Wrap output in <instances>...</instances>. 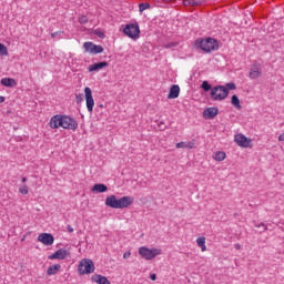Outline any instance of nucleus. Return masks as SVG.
<instances>
[{"mask_svg":"<svg viewBox=\"0 0 284 284\" xmlns=\"http://www.w3.org/2000/svg\"><path fill=\"white\" fill-rule=\"evenodd\" d=\"M83 99H84L83 93H80V94H77V95H75V102H77V103H82Z\"/></svg>","mask_w":284,"mask_h":284,"instance_id":"2f4dec72","label":"nucleus"},{"mask_svg":"<svg viewBox=\"0 0 284 284\" xmlns=\"http://www.w3.org/2000/svg\"><path fill=\"white\" fill-rule=\"evenodd\" d=\"M108 62H98L89 65V72H99V70H103V68H108Z\"/></svg>","mask_w":284,"mask_h":284,"instance_id":"dca6fc26","label":"nucleus"},{"mask_svg":"<svg viewBox=\"0 0 284 284\" xmlns=\"http://www.w3.org/2000/svg\"><path fill=\"white\" fill-rule=\"evenodd\" d=\"M19 192H20V194H28L30 192V190L28 189V185L22 184L19 187Z\"/></svg>","mask_w":284,"mask_h":284,"instance_id":"bb28decb","label":"nucleus"},{"mask_svg":"<svg viewBox=\"0 0 284 284\" xmlns=\"http://www.w3.org/2000/svg\"><path fill=\"white\" fill-rule=\"evenodd\" d=\"M226 90L230 92V90H236V84L234 82L226 83Z\"/></svg>","mask_w":284,"mask_h":284,"instance_id":"c85d7f7f","label":"nucleus"},{"mask_svg":"<svg viewBox=\"0 0 284 284\" xmlns=\"http://www.w3.org/2000/svg\"><path fill=\"white\" fill-rule=\"evenodd\" d=\"M83 48L85 52H90V54H101V52H103V48L99 44H94L93 42H84Z\"/></svg>","mask_w":284,"mask_h":284,"instance_id":"1a4fd4ad","label":"nucleus"},{"mask_svg":"<svg viewBox=\"0 0 284 284\" xmlns=\"http://www.w3.org/2000/svg\"><path fill=\"white\" fill-rule=\"evenodd\" d=\"M59 270H61L60 264H54L48 267L47 274L48 276H54V274H59Z\"/></svg>","mask_w":284,"mask_h":284,"instance_id":"aec40b11","label":"nucleus"},{"mask_svg":"<svg viewBox=\"0 0 284 284\" xmlns=\"http://www.w3.org/2000/svg\"><path fill=\"white\" fill-rule=\"evenodd\" d=\"M28 182V178H22V183H27Z\"/></svg>","mask_w":284,"mask_h":284,"instance_id":"37998d69","label":"nucleus"},{"mask_svg":"<svg viewBox=\"0 0 284 284\" xmlns=\"http://www.w3.org/2000/svg\"><path fill=\"white\" fill-rule=\"evenodd\" d=\"M61 128L64 130H72L74 132L79 128V122L71 116L62 115Z\"/></svg>","mask_w":284,"mask_h":284,"instance_id":"0eeeda50","label":"nucleus"},{"mask_svg":"<svg viewBox=\"0 0 284 284\" xmlns=\"http://www.w3.org/2000/svg\"><path fill=\"white\" fill-rule=\"evenodd\" d=\"M150 8V3H140L139 4V11L144 12V10H148Z\"/></svg>","mask_w":284,"mask_h":284,"instance_id":"cd10ccee","label":"nucleus"},{"mask_svg":"<svg viewBox=\"0 0 284 284\" xmlns=\"http://www.w3.org/2000/svg\"><path fill=\"white\" fill-rule=\"evenodd\" d=\"M229 94H230V91H227V88L223 85L214 87L211 90V99L213 101H225Z\"/></svg>","mask_w":284,"mask_h":284,"instance_id":"7ed1b4c3","label":"nucleus"},{"mask_svg":"<svg viewBox=\"0 0 284 284\" xmlns=\"http://www.w3.org/2000/svg\"><path fill=\"white\" fill-rule=\"evenodd\" d=\"M202 90H204V92H210V90L212 91V84H210V82L207 81H203L201 84Z\"/></svg>","mask_w":284,"mask_h":284,"instance_id":"a878e982","label":"nucleus"},{"mask_svg":"<svg viewBox=\"0 0 284 284\" xmlns=\"http://www.w3.org/2000/svg\"><path fill=\"white\" fill-rule=\"evenodd\" d=\"M134 203V199L132 196H122L116 199V195H109L105 199L106 207H112L113 210H125V207H130Z\"/></svg>","mask_w":284,"mask_h":284,"instance_id":"f257e3e1","label":"nucleus"},{"mask_svg":"<svg viewBox=\"0 0 284 284\" xmlns=\"http://www.w3.org/2000/svg\"><path fill=\"white\" fill-rule=\"evenodd\" d=\"M219 114V108H207L203 112L205 119H214Z\"/></svg>","mask_w":284,"mask_h":284,"instance_id":"f3484780","label":"nucleus"},{"mask_svg":"<svg viewBox=\"0 0 284 284\" xmlns=\"http://www.w3.org/2000/svg\"><path fill=\"white\" fill-rule=\"evenodd\" d=\"M234 141L240 148H250V143H252V140L247 139L243 133L235 134Z\"/></svg>","mask_w":284,"mask_h":284,"instance_id":"9d476101","label":"nucleus"},{"mask_svg":"<svg viewBox=\"0 0 284 284\" xmlns=\"http://www.w3.org/2000/svg\"><path fill=\"white\" fill-rule=\"evenodd\" d=\"M175 148L178 150H181V149L192 150L194 148V142H179L175 144Z\"/></svg>","mask_w":284,"mask_h":284,"instance_id":"412c9836","label":"nucleus"},{"mask_svg":"<svg viewBox=\"0 0 284 284\" xmlns=\"http://www.w3.org/2000/svg\"><path fill=\"white\" fill-rule=\"evenodd\" d=\"M79 274H93L94 272V262L90 258H83L80 261L78 266Z\"/></svg>","mask_w":284,"mask_h":284,"instance_id":"423d86ee","label":"nucleus"},{"mask_svg":"<svg viewBox=\"0 0 284 284\" xmlns=\"http://www.w3.org/2000/svg\"><path fill=\"white\" fill-rule=\"evenodd\" d=\"M123 33L129 37V39H139L141 37V29L139 23H129L123 29Z\"/></svg>","mask_w":284,"mask_h":284,"instance_id":"39448f33","label":"nucleus"},{"mask_svg":"<svg viewBox=\"0 0 284 284\" xmlns=\"http://www.w3.org/2000/svg\"><path fill=\"white\" fill-rule=\"evenodd\" d=\"M179 45L178 42H169L166 44H164V48H176Z\"/></svg>","mask_w":284,"mask_h":284,"instance_id":"f704fd0d","label":"nucleus"},{"mask_svg":"<svg viewBox=\"0 0 284 284\" xmlns=\"http://www.w3.org/2000/svg\"><path fill=\"white\" fill-rule=\"evenodd\" d=\"M68 231L69 232H74V229H72V226H68Z\"/></svg>","mask_w":284,"mask_h":284,"instance_id":"a19ab883","label":"nucleus"},{"mask_svg":"<svg viewBox=\"0 0 284 284\" xmlns=\"http://www.w3.org/2000/svg\"><path fill=\"white\" fill-rule=\"evenodd\" d=\"M62 119H63V115L61 114L53 115L49 122L50 128H52V130H57L58 128H61Z\"/></svg>","mask_w":284,"mask_h":284,"instance_id":"4468645a","label":"nucleus"},{"mask_svg":"<svg viewBox=\"0 0 284 284\" xmlns=\"http://www.w3.org/2000/svg\"><path fill=\"white\" fill-rule=\"evenodd\" d=\"M8 53V48H6V44L0 43V54H7Z\"/></svg>","mask_w":284,"mask_h":284,"instance_id":"473e14b6","label":"nucleus"},{"mask_svg":"<svg viewBox=\"0 0 284 284\" xmlns=\"http://www.w3.org/2000/svg\"><path fill=\"white\" fill-rule=\"evenodd\" d=\"M183 4L184 6H199V2L193 1V0H184Z\"/></svg>","mask_w":284,"mask_h":284,"instance_id":"c756f323","label":"nucleus"},{"mask_svg":"<svg viewBox=\"0 0 284 284\" xmlns=\"http://www.w3.org/2000/svg\"><path fill=\"white\" fill-rule=\"evenodd\" d=\"M255 227H263L262 232H267V225L265 223L261 222L260 224H255Z\"/></svg>","mask_w":284,"mask_h":284,"instance_id":"72a5a7b5","label":"nucleus"},{"mask_svg":"<svg viewBox=\"0 0 284 284\" xmlns=\"http://www.w3.org/2000/svg\"><path fill=\"white\" fill-rule=\"evenodd\" d=\"M139 254L142 258H145V261H152L156 258V256H160L161 248H148L142 246L139 248Z\"/></svg>","mask_w":284,"mask_h":284,"instance_id":"20e7f679","label":"nucleus"},{"mask_svg":"<svg viewBox=\"0 0 284 284\" xmlns=\"http://www.w3.org/2000/svg\"><path fill=\"white\" fill-rule=\"evenodd\" d=\"M263 74V71L261 70V64L258 63H254L248 72V77L250 79H258V77H261Z\"/></svg>","mask_w":284,"mask_h":284,"instance_id":"ddd939ff","label":"nucleus"},{"mask_svg":"<svg viewBox=\"0 0 284 284\" xmlns=\"http://www.w3.org/2000/svg\"><path fill=\"white\" fill-rule=\"evenodd\" d=\"M91 280L93 283L98 284H110V280H108V277L99 274L92 275Z\"/></svg>","mask_w":284,"mask_h":284,"instance_id":"6ab92c4d","label":"nucleus"},{"mask_svg":"<svg viewBox=\"0 0 284 284\" xmlns=\"http://www.w3.org/2000/svg\"><path fill=\"white\" fill-rule=\"evenodd\" d=\"M108 190L105 184H95L92 186L91 192H98L99 194H103Z\"/></svg>","mask_w":284,"mask_h":284,"instance_id":"4be33fe9","label":"nucleus"},{"mask_svg":"<svg viewBox=\"0 0 284 284\" xmlns=\"http://www.w3.org/2000/svg\"><path fill=\"white\" fill-rule=\"evenodd\" d=\"M84 95H85L88 112H93V110H94V98L92 97V89H90V87L84 88Z\"/></svg>","mask_w":284,"mask_h":284,"instance_id":"6e6552de","label":"nucleus"},{"mask_svg":"<svg viewBox=\"0 0 284 284\" xmlns=\"http://www.w3.org/2000/svg\"><path fill=\"white\" fill-rule=\"evenodd\" d=\"M79 23H81L82 26L88 23V17L87 16H80L79 17Z\"/></svg>","mask_w":284,"mask_h":284,"instance_id":"7c9ffc66","label":"nucleus"},{"mask_svg":"<svg viewBox=\"0 0 284 284\" xmlns=\"http://www.w3.org/2000/svg\"><path fill=\"white\" fill-rule=\"evenodd\" d=\"M3 101H6V97L0 95V103H3Z\"/></svg>","mask_w":284,"mask_h":284,"instance_id":"ea45409f","label":"nucleus"},{"mask_svg":"<svg viewBox=\"0 0 284 284\" xmlns=\"http://www.w3.org/2000/svg\"><path fill=\"white\" fill-rule=\"evenodd\" d=\"M132 256V252L128 251L123 254V258H130Z\"/></svg>","mask_w":284,"mask_h":284,"instance_id":"4c0bfd02","label":"nucleus"},{"mask_svg":"<svg viewBox=\"0 0 284 284\" xmlns=\"http://www.w3.org/2000/svg\"><path fill=\"white\" fill-rule=\"evenodd\" d=\"M150 278H151V281H156V274H154V273L151 274V275H150Z\"/></svg>","mask_w":284,"mask_h":284,"instance_id":"58836bf2","label":"nucleus"},{"mask_svg":"<svg viewBox=\"0 0 284 284\" xmlns=\"http://www.w3.org/2000/svg\"><path fill=\"white\" fill-rule=\"evenodd\" d=\"M231 103L234 105V108H237V110H241V100H239L237 95H232Z\"/></svg>","mask_w":284,"mask_h":284,"instance_id":"b1692460","label":"nucleus"},{"mask_svg":"<svg viewBox=\"0 0 284 284\" xmlns=\"http://www.w3.org/2000/svg\"><path fill=\"white\" fill-rule=\"evenodd\" d=\"M95 34H97V37H99L100 39H105V33H103L102 31H97Z\"/></svg>","mask_w":284,"mask_h":284,"instance_id":"c9c22d12","label":"nucleus"},{"mask_svg":"<svg viewBox=\"0 0 284 284\" xmlns=\"http://www.w3.org/2000/svg\"><path fill=\"white\" fill-rule=\"evenodd\" d=\"M38 241L43 245L50 246L54 243V236L50 233H41L38 235Z\"/></svg>","mask_w":284,"mask_h":284,"instance_id":"f8f14e48","label":"nucleus"},{"mask_svg":"<svg viewBox=\"0 0 284 284\" xmlns=\"http://www.w3.org/2000/svg\"><path fill=\"white\" fill-rule=\"evenodd\" d=\"M0 83H1V85H4V88L17 87V80H14V78H2Z\"/></svg>","mask_w":284,"mask_h":284,"instance_id":"a211bd4d","label":"nucleus"},{"mask_svg":"<svg viewBox=\"0 0 284 284\" xmlns=\"http://www.w3.org/2000/svg\"><path fill=\"white\" fill-rule=\"evenodd\" d=\"M195 45L203 50V52H216L219 50V41L214 38L196 40Z\"/></svg>","mask_w":284,"mask_h":284,"instance_id":"f03ea898","label":"nucleus"},{"mask_svg":"<svg viewBox=\"0 0 284 284\" xmlns=\"http://www.w3.org/2000/svg\"><path fill=\"white\" fill-rule=\"evenodd\" d=\"M225 156H226L225 152H223V151H217V152L213 155V159H214L215 161H225Z\"/></svg>","mask_w":284,"mask_h":284,"instance_id":"393cba45","label":"nucleus"},{"mask_svg":"<svg viewBox=\"0 0 284 284\" xmlns=\"http://www.w3.org/2000/svg\"><path fill=\"white\" fill-rule=\"evenodd\" d=\"M67 256H70V251L64 250V248H59L55 251L53 254L49 255L50 261H63Z\"/></svg>","mask_w":284,"mask_h":284,"instance_id":"9b49d317","label":"nucleus"},{"mask_svg":"<svg viewBox=\"0 0 284 284\" xmlns=\"http://www.w3.org/2000/svg\"><path fill=\"white\" fill-rule=\"evenodd\" d=\"M179 94H181V88L179 84H173L169 91L168 99H179Z\"/></svg>","mask_w":284,"mask_h":284,"instance_id":"2eb2a0df","label":"nucleus"},{"mask_svg":"<svg viewBox=\"0 0 284 284\" xmlns=\"http://www.w3.org/2000/svg\"><path fill=\"white\" fill-rule=\"evenodd\" d=\"M59 34H63V31H57L51 33V39H55V37H59Z\"/></svg>","mask_w":284,"mask_h":284,"instance_id":"e433bc0d","label":"nucleus"},{"mask_svg":"<svg viewBox=\"0 0 284 284\" xmlns=\"http://www.w3.org/2000/svg\"><path fill=\"white\" fill-rule=\"evenodd\" d=\"M196 244L201 247L202 252H206L207 246L205 245V237H197Z\"/></svg>","mask_w":284,"mask_h":284,"instance_id":"5701e85b","label":"nucleus"},{"mask_svg":"<svg viewBox=\"0 0 284 284\" xmlns=\"http://www.w3.org/2000/svg\"><path fill=\"white\" fill-rule=\"evenodd\" d=\"M235 250H241V244H235Z\"/></svg>","mask_w":284,"mask_h":284,"instance_id":"79ce46f5","label":"nucleus"}]
</instances>
